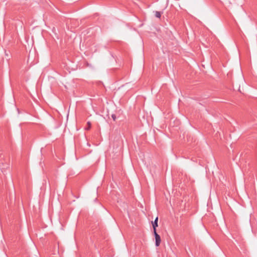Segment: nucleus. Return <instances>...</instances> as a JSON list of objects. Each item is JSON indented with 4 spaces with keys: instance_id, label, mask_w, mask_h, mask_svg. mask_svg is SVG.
<instances>
[{
    "instance_id": "nucleus-1",
    "label": "nucleus",
    "mask_w": 257,
    "mask_h": 257,
    "mask_svg": "<svg viewBox=\"0 0 257 257\" xmlns=\"http://www.w3.org/2000/svg\"><path fill=\"white\" fill-rule=\"evenodd\" d=\"M154 234L156 240L155 245L156 246H158L160 245L161 241L160 236L157 233L156 231H155V232H154Z\"/></svg>"
},
{
    "instance_id": "nucleus-2",
    "label": "nucleus",
    "mask_w": 257,
    "mask_h": 257,
    "mask_svg": "<svg viewBox=\"0 0 257 257\" xmlns=\"http://www.w3.org/2000/svg\"><path fill=\"white\" fill-rule=\"evenodd\" d=\"M158 217H157L155 218V220L154 221L152 222L154 232H155V231H156V227H158Z\"/></svg>"
},
{
    "instance_id": "nucleus-3",
    "label": "nucleus",
    "mask_w": 257,
    "mask_h": 257,
    "mask_svg": "<svg viewBox=\"0 0 257 257\" xmlns=\"http://www.w3.org/2000/svg\"><path fill=\"white\" fill-rule=\"evenodd\" d=\"M155 16L157 18H160L161 16V13L160 12L156 11L155 12Z\"/></svg>"
},
{
    "instance_id": "nucleus-4",
    "label": "nucleus",
    "mask_w": 257,
    "mask_h": 257,
    "mask_svg": "<svg viewBox=\"0 0 257 257\" xmlns=\"http://www.w3.org/2000/svg\"><path fill=\"white\" fill-rule=\"evenodd\" d=\"M111 117H112V118L113 120H115V119H116V116H115V114H112L111 115Z\"/></svg>"
},
{
    "instance_id": "nucleus-5",
    "label": "nucleus",
    "mask_w": 257,
    "mask_h": 257,
    "mask_svg": "<svg viewBox=\"0 0 257 257\" xmlns=\"http://www.w3.org/2000/svg\"><path fill=\"white\" fill-rule=\"evenodd\" d=\"M87 123H88V125L89 126V127H90V125H91L90 122H88Z\"/></svg>"
}]
</instances>
